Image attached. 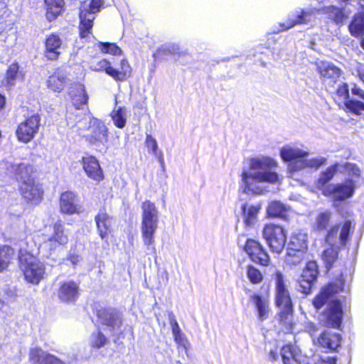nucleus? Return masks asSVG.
Instances as JSON below:
<instances>
[{"label":"nucleus","instance_id":"f257e3e1","mask_svg":"<svg viewBox=\"0 0 364 364\" xmlns=\"http://www.w3.org/2000/svg\"><path fill=\"white\" fill-rule=\"evenodd\" d=\"M355 228V222L348 218L333 224L332 213L329 210L319 211L311 224V230L316 234H324L323 242H335L338 239L341 246H346L350 241Z\"/></svg>","mask_w":364,"mask_h":364},{"label":"nucleus","instance_id":"f03ea898","mask_svg":"<svg viewBox=\"0 0 364 364\" xmlns=\"http://www.w3.org/2000/svg\"><path fill=\"white\" fill-rule=\"evenodd\" d=\"M339 166L338 162L331 164L320 173L315 181V187L324 197L330 198L334 204L350 198L356 189L352 179H348L344 183H331L336 175Z\"/></svg>","mask_w":364,"mask_h":364},{"label":"nucleus","instance_id":"7ed1b4c3","mask_svg":"<svg viewBox=\"0 0 364 364\" xmlns=\"http://www.w3.org/2000/svg\"><path fill=\"white\" fill-rule=\"evenodd\" d=\"M277 166L276 161L269 157L251 159L250 169L258 171L255 173H250L247 171H242L241 177L244 192L249 193L253 191L252 186L256 183H276L278 182V174L272 171V168Z\"/></svg>","mask_w":364,"mask_h":364},{"label":"nucleus","instance_id":"20e7f679","mask_svg":"<svg viewBox=\"0 0 364 364\" xmlns=\"http://www.w3.org/2000/svg\"><path fill=\"white\" fill-rule=\"evenodd\" d=\"M141 237L144 245L155 250L154 234L158 228V210L154 203L146 200L141 203Z\"/></svg>","mask_w":364,"mask_h":364},{"label":"nucleus","instance_id":"39448f33","mask_svg":"<svg viewBox=\"0 0 364 364\" xmlns=\"http://www.w3.org/2000/svg\"><path fill=\"white\" fill-rule=\"evenodd\" d=\"M96 323L95 326L98 330L93 332L90 338V344L95 348H100L105 346L107 342V338L102 331L110 332L114 328V311L111 308H100L96 310Z\"/></svg>","mask_w":364,"mask_h":364},{"label":"nucleus","instance_id":"423d86ee","mask_svg":"<svg viewBox=\"0 0 364 364\" xmlns=\"http://www.w3.org/2000/svg\"><path fill=\"white\" fill-rule=\"evenodd\" d=\"M262 238L272 253L280 255L287 244V234L284 227L274 223H266L262 230Z\"/></svg>","mask_w":364,"mask_h":364},{"label":"nucleus","instance_id":"0eeeda50","mask_svg":"<svg viewBox=\"0 0 364 364\" xmlns=\"http://www.w3.org/2000/svg\"><path fill=\"white\" fill-rule=\"evenodd\" d=\"M104 5V0L85 1L80 7V36L82 38L88 37L93 27L95 14L98 13Z\"/></svg>","mask_w":364,"mask_h":364},{"label":"nucleus","instance_id":"6e6552de","mask_svg":"<svg viewBox=\"0 0 364 364\" xmlns=\"http://www.w3.org/2000/svg\"><path fill=\"white\" fill-rule=\"evenodd\" d=\"M344 288L345 279L343 275L341 274L334 279L321 287L311 301L314 308L316 311L321 309L330 299L343 292Z\"/></svg>","mask_w":364,"mask_h":364},{"label":"nucleus","instance_id":"1a4fd4ad","mask_svg":"<svg viewBox=\"0 0 364 364\" xmlns=\"http://www.w3.org/2000/svg\"><path fill=\"white\" fill-rule=\"evenodd\" d=\"M0 167L5 169L6 173L14 174L21 183L32 179L31 176L33 173V166L21 159L9 156L0 163Z\"/></svg>","mask_w":364,"mask_h":364},{"label":"nucleus","instance_id":"9d476101","mask_svg":"<svg viewBox=\"0 0 364 364\" xmlns=\"http://www.w3.org/2000/svg\"><path fill=\"white\" fill-rule=\"evenodd\" d=\"M318 275L319 267L317 261L314 259L307 261L297 280L299 291L304 295L310 294Z\"/></svg>","mask_w":364,"mask_h":364},{"label":"nucleus","instance_id":"9b49d317","mask_svg":"<svg viewBox=\"0 0 364 364\" xmlns=\"http://www.w3.org/2000/svg\"><path fill=\"white\" fill-rule=\"evenodd\" d=\"M243 250L253 263L265 267L271 264V257L268 251L258 240L247 238Z\"/></svg>","mask_w":364,"mask_h":364},{"label":"nucleus","instance_id":"f8f14e48","mask_svg":"<svg viewBox=\"0 0 364 364\" xmlns=\"http://www.w3.org/2000/svg\"><path fill=\"white\" fill-rule=\"evenodd\" d=\"M18 297L17 290L14 286L4 284L0 286V318L4 321H10L14 316L11 306Z\"/></svg>","mask_w":364,"mask_h":364},{"label":"nucleus","instance_id":"ddd939ff","mask_svg":"<svg viewBox=\"0 0 364 364\" xmlns=\"http://www.w3.org/2000/svg\"><path fill=\"white\" fill-rule=\"evenodd\" d=\"M41 125V116L36 113L21 122L16 130L17 139L22 143L30 142L38 132Z\"/></svg>","mask_w":364,"mask_h":364},{"label":"nucleus","instance_id":"4468645a","mask_svg":"<svg viewBox=\"0 0 364 364\" xmlns=\"http://www.w3.org/2000/svg\"><path fill=\"white\" fill-rule=\"evenodd\" d=\"M20 267L26 281L32 284H38L45 274L44 264L32 257L21 259Z\"/></svg>","mask_w":364,"mask_h":364},{"label":"nucleus","instance_id":"2eb2a0df","mask_svg":"<svg viewBox=\"0 0 364 364\" xmlns=\"http://www.w3.org/2000/svg\"><path fill=\"white\" fill-rule=\"evenodd\" d=\"M343 314L341 300L332 299L323 312L324 325L327 327L339 329L342 324Z\"/></svg>","mask_w":364,"mask_h":364},{"label":"nucleus","instance_id":"dca6fc26","mask_svg":"<svg viewBox=\"0 0 364 364\" xmlns=\"http://www.w3.org/2000/svg\"><path fill=\"white\" fill-rule=\"evenodd\" d=\"M90 123L87 140L95 149L102 151L107 141V129L102 122L95 118L90 119Z\"/></svg>","mask_w":364,"mask_h":364},{"label":"nucleus","instance_id":"f3484780","mask_svg":"<svg viewBox=\"0 0 364 364\" xmlns=\"http://www.w3.org/2000/svg\"><path fill=\"white\" fill-rule=\"evenodd\" d=\"M269 298L270 288L269 285L262 292L254 293L250 297V301L255 307L257 317L261 321L267 319L271 311Z\"/></svg>","mask_w":364,"mask_h":364},{"label":"nucleus","instance_id":"a211bd4d","mask_svg":"<svg viewBox=\"0 0 364 364\" xmlns=\"http://www.w3.org/2000/svg\"><path fill=\"white\" fill-rule=\"evenodd\" d=\"M274 276L275 279L274 302L277 307L294 306L283 274L280 271H276Z\"/></svg>","mask_w":364,"mask_h":364},{"label":"nucleus","instance_id":"6ab92c4d","mask_svg":"<svg viewBox=\"0 0 364 364\" xmlns=\"http://www.w3.org/2000/svg\"><path fill=\"white\" fill-rule=\"evenodd\" d=\"M76 359V355L73 354L70 360L65 362L39 348H32L29 353V360L31 364H71L72 361Z\"/></svg>","mask_w":364,"mask_h":364},{"label":"nucleus","instance_id":"aec40b11","mask_svg":"<svg viewBox=\"0 0 364 364\" xmlns=\"http://www.w3.org/2000/svg\"><path fill=\"white\" fill-rule=\"evenodd\" d=\"M323 83L326 85V90L331 92V88L336 83L342 74V70L333 63H322L317 68Z\"/></svg>","mask_w":364,"mask_h":364},{"label":"nucleus","instance_id":"412c9836","mask_svg":"<svg viewBox=\"0 0 364 364\" xmlns=\"http://www.w3.org/2000/svg\"><path fill=\"white\" fill-rule=\"evenodd\" d=\"M53 232L42 245V247L50 251L55 250L58 246L64 245L68 242V235L65 232L64 225L60 221L53 224Z\"/></svg>","mask_w":364,"mask_h":364},{"label":"nucleus","instance_id":"4be33fe9","mask_svg":"<svg viewBox=\"0 0 364 364\" xmlns=\"http://www.w3.org/2000/svg\"><path fill=\"white\" fill-rule=\"evenodd\" d=\"M342 337L338 333L325 330L317 337V345L327 352H337L341 346Z\"/></svg>","mask_w":364,"mask_h":364},{"label":"nucleus","instance_id":"5701e85b","mask_svg":"<svg viewBox=\"0 0 364 364\" xmlns=\"http://www.w3.org/2000/svg\"><path fill=\"white\" fill-rule=\"evenodd\" d=\"M79 284L73 280L61 282L58 292V299L64 303L71 304L79 296Z\"/></svg>","mask_w":364,"mask_h":364},{"label":"nucleus","instance_id":"b1692460","mask_svg":"<svg viewBox=\"0 0 364 364\" xmlns=\"http://www.w3.org/2000/svg\"><path fill=\"white\" fill-rule=\"evenodd\" d=\"M328 247L324 248L320 255L324 267L327 272H329L336 264L338 259L339 253L343 247L338 242H325Z\"/></svg>","mask_w":364,"mask_h":364},{"label":"nucleus","instance_id":"393cba45","mask_svg":"<svg viewBox=\"0 0 364 364\" xmlns=\"http://www.w3.org/2000/svg\"><path fill=\"white\" fill-rule=\"evenodd\" d=\"M21 195L23 198L31 204H38L43 197V189L38 184H36L33 179L21 183L20 186Z\"/></svg>","mask_w":364,"mask_h":364},{"label":"nucleus","instance_id":"a878e982","mask_svg":"<svg viewBox=\"0 0 364 364\" xmlns=\"http://www.w3.org/2000/svg\"><path fill=\"white\" fill-rule=\"evenodd\" d=\"M308 156V152L290 146H283L280 149V156L284 162L291 163L294 171L298 166L304 163V159Z\"/></svg>","mask_w":364,"mask_h":364},{"label":"nucleus","instance_id":"bb28decb","mask_svg":"<svg viewBox=\"0 0 364 364\" xmlns=\"http://www.w3.org/2000/svg\"><path fill=\"white\" fill-rule=\"evenodd\" d=\"M77 195L72 191H65L61 193L60 198V208L61 213L67 215H73L80 213Z\"/></svg>","mask_w":364,"mask_h":364},{"label":"nucleus","instance_id":"cd10ccee","mask_svg":"<svg viewBox=\"0 0 364 364\" xmlns=\"http://www.w3.org/2000/svg\"><path fill=\"white\" fill-rule=\"evenodd\" d=\"M62 45V39L58 35H49L45 41V57L50 60H57L61 53Z\"/></svg>","mask_w":364,"mask_h":364},{"label":"nucleus","instance_id":"c85d7f7f","mask_svg":"<svg viewBox=\"0 0 364 364\" xmlns=\"http://www.w3.org/2000/svg\"><path fill=\"white\" fill-rule=\"evenodd\" d=\"M81 162L83 169L88 177L97 181L102 180V171L95 157L92 156H83Z\"/></svg>","mask_w":364,"mask_h":364},{"label":"nucleus","instance_id":"c756f323","mask_svg":"<svg viewBox=\"0 0 364 364\" xmlns=\"http://www.w3.org/2000/svg\"><path fill=\"white\" fill-rule=\"evenodd\" d=\"M279 308L277 316L279 325L286 332L291 333L296 324L294 318V306Z\"/></svg>","mask_w":364,"mask_h":364},{"label":"nucleus","instance_id":"7c9ffc66","mask_svg":"<svg viewBox=\"0 0 364 364\" xmlns=\"http://www.w3.org/2000/svg\"><path fill=\"white\" fill-rule=\"evenodd\" d=\"M64 0H44L46 17L48 21L55 20L65 11Z\"/></svg>","mask_w":364,"mask_h":364},{"label":"nucleus","instance_id":"2f4dec72","mask_svg":"<svg viewBox=\"0 0 364 364\" xmlns=\"http://www.w3.org/2000/svg\"><path fill=\"white\" fill-rule=\"evenodd\" d=\"M1 352L9 359H18L21 354L20 344L15 341L12 335L8 339H4L0 344Z\"/></svg>","mask_w":364,"mask_h":364},{"label":"nucleus","instance_id":"473e14b6","mask_svg":"<svg viewBox=\"0 0 364 364\" xmlns=\"http://www.w3.org/2000/svg\"><path fill=\"white\" fill-rule=\"evenodd\" d=\"M261 208L262 205L260 203L249 205L245 203L242 204L241 211L245 227H251L257 222Z\"/></svg>","mask_w":364,"mask_h":364},{"label":"nucleus","instance_id":"72a5a7b5","mask_svg":"<svg viewBox=\"0 0 364 364\" xmlns=\"http://www.w3.org/2000/svg\"><path fill=\"white\" fill-rule=\"evenodd\" d=\"M309 240L308 235L306 233L298 232L291 234L289 243L287 245L288 249L294 250L308 252L309 251Z\"/></svg>","mask_w":364,"mask_h":364},{"label":"nucleus","instance_id":"f704fd0d","mask_svg":"<svg viewBox=\"0 0 364 364\" xmlns=\"http://www.w3.org/2000/svg\"><path fill=\"white\" fill-rule=\"evenodd\" d=\"M288 208L279 200H272L269 203L266 209V217L267 218H279L286 220L287 218Z\"/></svg>","mask_w":364,"mask_h":364},{"label":"nucleus","instance_id":"c9c22d12","mask_svg":"<svg viewBox=\"0 0 364 364\" xmlns=\"http://www.w3.org/2000/svg\"><path fill=\"white\" fill-rule=\"evenodd\" d=\"M280 354L284 364H301L299 350L296 346L291 343L284 345Z\"/></svg>","mask_w":364,"mask_h":364},{"label":"nucleus","instance_id":"e433bc0d","mask_svg":"<svg viewBox=\"0 0 364 364\" xmlns=\"http://www.w3.org/2000/svg\"><path fill=\"white\" fill-rule=\"evenodd\" d=\"M307 253L308 252H299V250L294 251V250L287 248L284 257V264L289 268L299 266L306 258Z\"/></svg>","mask_w":364,"mask_h":364},{"label":"nucleus","instance_id":"4c0bfd02","mask_svg":"<svg viewBox=\"0 0 364 364\" xmlns=\"http://www.w3.org/2000/svg\"><path fill=\"white\" fill-rule=\"evenodd\" d=\"M332 98L338 107H344L346 109H348L347 102L350 101L349 97V87L348 83H341L335 92L332 93Z\"/></svg>","mask_w":364,"mask_h":364},{"label":"nucleus","instance_id":"58836bf2","mask_svg":"<svg viewBox=\"0 0 364 364\" xmlns=\"http://www.w3.org/2000/svg\"><path fill=\"white\" fill-rule=\"evenodd\" d=\"M156 55H172L174 60L178 61L180 59H183L188 56L189 53L186 50H181L178 46L173 44L166 48H159L154 55V57L156 58Z\"/></svg>","mask_w":364,"mask_h":364},{"label":"nucleus","instance_id":"ea45409f","mask_svg":"<svg viewBox=\"0 0 364 364\" xmlns=\"http://www.w3.org/2000/svg\"><path fill=\"white\" fill-rule=\"evenodd\" d=\"M67 77L61 69H58L47 80L48 88L55 92H60L66 82Z\"/></svg>","mask_w":364,"mask_h":364},{"label":"nucleus","instance_id":"a19ab883","mask_svg":"<svg viewBox=\"0 0 364 364\" xmlns=\"http://www.w3.org/2000/svg\"><path fill=\"white\" fill-rule=\"evenodd\" d=\"M95 221L102 239H105L109 234L112 233V218L106 213H99L95 217Z\"/></svg>","mask_w":364,"mask_h":364},{"label":"nucleus","instance_id":"79ce46f5","mask_svg":"<svg viewBox=\"0 0 364 364\" xmlns=\"http://www.w3.org/2000/svg\"><path fill=\"white\" fill-rule=\"evenodd\" d=\"M311 14V11L301 10V12L296 16L295 18H289L285 23H281V30L286 31L293 28L296 25L309 22L310 21L309 17Z\"/></svg>","mask_w":364,"mask_h":364},{"label":"nucleus","instance_id":"37998d69","mask_svg":"<svg viewBox=\"0 0 364 364\" xmlns=\"http://www.w3.org/2000/svg\"><path fill=\"white\" fill-rule=\"evenodd\" d=\"M72 102L76 109H80L82 105H85L88 100V95L86 93L85 87L81 84L75 85V90L70 92Z\"/></svg>","mask_w":364,"mask_h":364},{"label":"nucleus","instance_id":"c03bdc74","mask_svg":"<svg viewBox=\"0 0 364 364\" xmlns=\"http://www.w3.org/2000/svg\"><path fill=\"white\" fill-rule=\"evenodd\" d=\"M171 330L173 336V340L178 347L187 349L188 341L185 335L181 332L179 325L176 318L173 317L171 321Z\"/></svg>","mask_w":364,"mask_h":364},{"label":"nucleus","instance_id":"a18cd8bd","mask_svg":"<svg viewBox=\"0 0 364 364\" xmlns=\"http://www.w3.org/2000/svg\"><path fill=\"white\" fill-rule=\"evenodd\" d=\"M132 69L126 59H122L117 68H115V80L124 81L131 77Z\"/></svg>","mask_w":364,"mask_h":364},{"label":"nucleus","instance_id":"49530a36","mask_svg":"<svg viewBox=\"0 0 364 364\" xmlns=\"http://www.w3.org/2000/svg\"><path fill=\"white\" fill-rule=\"evenodd\" d=\"M246 276L249 282L252 284H259L264 279L262 272L252 264H248L247 266Z\"/></svg>","mask_w":364,"mask_h":364},{"label":"nucleus","instance_id":"de8ad7c7","mask_svg":"<svg viewBox=\"0 0 364 364\" xmlns=\"http://www.w3.org/2000/svg\"><path fill=\"white\" fill-rule=\"evenodd\" d=\"M14 250L7 245L0 247V272L6 268L10 262Z\"/></svg>","mask_w":364,"mask_h":364},{"label":"nucleus","instance_id":"09e8293b","mask_svg":"<svg viewBox=\"0 0 364 364\" xmlns=\"http://www.w3.org/2000/svg\"><path fill=\"white\" fill-rule=\"evenodd\" d=\"M90 68L95 71H105L107 75L114 77V68L111 63L105 59L99 61L97 64H92Z\"/></svg>","mask_w":364,"mask_h":364},{"label":"nucleus","instance_id":"8fccbe9b","mask_svg":"<svg viewBox=\"0 0 364 364\" xmlns=\"http://www.w3.org/2000/svg\"><path fill=\"white\" fill-rule=\"evenodd\" d=\"M326 163V159L321 158V159H312L311 160H306L305 158L304 159V163L301 164V166H296L295 168V171H299L302 168L309 167V168H314L315 169H318L323 165H324Z\"/></svg>","mask_w":364,"mask_h":364},{"label":"nucleus","instance_id":"3c124183","mask_svg":"<svg viewBox=\"0 0 364 364\" xmlns=\"http://www.w3.org/2000/svg\"><path fill=\"white\" fill-rule=\"evenodd\" d=\"M19 66L18 64L15 63H12L8 68L6 72V84L9 86H12L15 83V80L17 77V75L18 73Z\"/></svg>","mask_w":364,"mask_h":364},{"label":"nucleus","instance_id":"603ef678","mask_svg":"<svg viewBox=\"0 0 364 364\" xmlns=\"http://www.w3.org/2000/svg\"><path fill=\"white\" fill-rule=\"evenodd\" d=\"M328 9L333 13V21L336 24H342L343 21L348 18V16L345 13L343 9H339L334 6H329Z\"/></svg>","mask_w":364,"mask_h":364},{"label":"nucleus","instance_id":"864d4df0","mask_svg":"<svg viewBox=\"0 0 364 364\" xmlns=\"http://www.w3.org/2000/svg\"><path fill=\"white\" fill-rule=\"evenodd\" d=\"M343 168L348 176L355 178L361 177V170L356 164L346 162L343 164Z\"/></svg>","mask_w":364,"mask_h":364},{"label":"nucleus","instance_id":"5fc2aeb1","mask_svg":"<svg viewBox=\"0 0 364 364\" xmlns=\"http://www.w3.org/2000/svg\"><path fill=\"white\" fill-rule=\"evenodd\" d=\"M126 112L124 108L119 107L115 112V126L123 128L126 124Z\"/></svg>","mask_w":364,"mask_h":364},{"label":"nucleus","instance_id":"6e6d98bb","mask_svg":"<svg viewBox=\"0 0 364 364\" xmlns=\"http://www.w3.org/2000/svg\"><path fill=\"white\" fill-rule=\"evenodd\" d=\"M82 257L80 255L76 253L75 251H70L67 255L66 258L64 259V261L67 264L68 263L73 267H75L82 261Z\"/></svg>","mask_w":364,"mask_h":364},{"label":"nucleus","instance_id":"4d7b16f0","mask_svg":"<svg viewBox=\"0 0 364 364\" xmlns=\"http://www.w3.org/2000/svg\"><path fill=\"white\" fill-rule=\"evenodd\" d=\"M145 146L151 151L154 155L157 154L158 145L156 140L152 137L151 134H146L145 139Z\"/></svg>","mask_w":364,"mask_h":364},{"label":"nucleus","instance_id":"13d9d810","mask_svg":"<svg viewBox=\"0 0 364 364\" xmlns=\"http://www.w3.org/2000/svg\"><path fill=\"white\" fill-rule=\"evenodd\" d=\"M95 46L103 53L114 54V43L99 41Z\"/></svg>","mask_w":364,"mask_h":364},{"label":"nucleus","instance_id":"bf43d9fd","mask_svg":"<svg viewBox=\"0 0 364 364\" xmlns=\"http://www.w3.org/2000/svg\"><path fill=\"white\" fill-rule=\"evenodd\" d=\"M356 71H357V77L364 84V65H359L357 68Z\"/></svg>","mask_w":364,"mask_h":364},{"label":"nucleus","instance_id":"052dcab7","mask_svg":"<svg viewBox=\"0 0 364 364\" xmlns=\"http://www.w3.org/2000/svg\"><path fill=\"white\" fill-rule=\"evenodd\" d=\"M269 356L271 361H275L278 359V353L276 350L269 351Z\"/></svg>","mask_w":364,"mask_h":364},{"label":"nucleus","instance_id":"680f3d73","mask_svg":"<svg viewBox=\"0 0 364 364\" xmlns=\"http://www.w3.org/2000/svg\"><path fill=\"white\" fill-rule=\"evenodd\" d=\"M122 50L121 48L115 44V55H122Z\"/></svg>","mask_w":364,"mask_h":364},{"label":"nucleus","instance_id":"e2e57ef3","mask_svg":"<svg viewBox=\"0 0 364 364\" xmlns=\"http://www.w3.org/2000/svg\"><path fill=\"white\" fill-rule=\"evenodd\" d=\"M5 104V97L4 95L0 94V109L3 108Z\"/></svg>","mask_w":364,"mask_h":364},{"label":"nucleus","instance_id":"0e129e2a","mask_svg":"<svg viewBox=\"0 0 364 364\" xmlns=\"http://www.w3.org/2000/svg\"><path fill=\"white\" fill-rule=\"evenodd\" d=\"M360 46H361L362 48L364 50V36L361 39Z\"/></svg>","mask_w":364,"mask_h":364},{"label":"nucleus","instance_id":"69168bd1","mask_svg":"<svg viewBox=\"0 0 364 364\" xmlns=\"http://www.w3.org/2000/svg\"><path fill=\"white\" fill-rule=\"evenodd\" d=\"M110 117L114 120V110L110 112Z\"/></svg>","mask_w":364,"mask_h":364},{"label":"nucleus","instance_id":"338daca9","mask_svg":"<svg viewBox=\"0 0 364 364\" xmlns=\"http://www.w3.org/2000/svg\"><path fill=\"white\" fill-rule=\"evenodd\" d=\"M341 2L347 3L349 0H340Z\"/></svg>","mask_w":364,"mask_h":364}]
</instances>
